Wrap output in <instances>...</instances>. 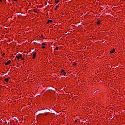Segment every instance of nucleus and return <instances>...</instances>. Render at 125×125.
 Returning <instances> with one entry per match:
<instances>
[{
	"mask_svg": "<svg viewBox=\"0 0 125 125\" xmlns=\"http://www.w3.org/2000/svg\"><path fill=\"white\" fill-rule=\"evenodd\" d=\"M42 45H45V43L42 42Z\"/></svg>",
	"mask_w": 125,
	"mask_h": 125,
	"instance_id": "nucleus-10",
	"label": "nucleus"
},
{
	"mask_svg": "<svg viewBox=\"0 0 125 125\" xmlns=\"http://www.w3.org/2000/svg\"><path fill=\"white\" fill-rule=\"evenodd\" d=\"M55 49L56 50H59V49L58 48V47H56Z\"/></svg>",
	"mask_w": 125,
	"mask_h": 125,
	"instance_id": "nucleus-12",
	"label": "nucleus"
},
{
	"mask_svg": "<svg viewBox=\"0 0 125 125\" xmlns=\"http://www.w3.org/2000/svg\"><path fill=\"white\" fill-rule=\"evenodd\" d=\"M78 122V120H75V123H77Z\"/></svg>",
	"mask_w": 125,
	"mask_h": 125,
	"instance_id": "nucleus-16",
	"label": "nucleus"
},
{
	"mask_svg": "<svg viewBox=\"0 0 125 125\" xmlns=\"http://www.w3.org/2000/svg\"><path fill=\"white\" fill-rule=\"evenodd\" d=\"M3 56L5 55V53H3Z\"/></svg>",
	"mask_w": 125,
	"mask_h": 125,
	"instance_id": "nucleus-22",
	"label": "nucleus"
},
{
	"mask_svg": "<svg viewBox=\"0 0 125 125\" xmlns=\"http://www.w3.org/2000/svg\"><path fill=\"white\" fill-rule=\"evenodd\" d=\"M42 48H45V46H42Z\"/></svg>",
	"mask_w": 125,
	"mask_h": 125,
	"instance_id": "nucleus-17",
	"label": "nucleus"
},
{
	"mask_svg": "<svg viewBox=\"0 0 125 125\" xmlns=\"http://www.w3.org/2000/svg\"><path fill=\"white\" fill-rule=\"evenodd\" d=\"M21 60L23 61H24V58L21 57Z\"/></svg>",
	"mask_w": 125,
	"mask_h": 125,
	"instance_id": "nucleus-15",
	"label": "nucleus"
},
{
	"mask_svg": "<svg viewBox=\"0 0 125 125\" xmlns=\"http://www.w3.org/2000/svg\"><path fill=\"white\" fill-rule=\"evenodd\" d=\"M7 63L8 64H10V63H11V61H10V60L8 61L7 62Z\"/></svg>",
	"mask_w": 125,
	"mask_h": 125,
	"instance_id": "nucleus-7",
	"label": "nucleus"
},
{
	"mask_svg": "<svg viewBox=\"0 0 125 125\" xmlns=\"http://www.w3.org/2000/svg\"><path fill=\"white\" fill-rule=\"evenodd\" d=\"M59 0H55V2H56V3H58V1H59Z\"/></svg>",
	"mask_w": 125,
	"mask_h": 125,
	"instance_id": "nucleus-11",
	"label": "nucleus"
},
{
	"mask_svg": "<svg viewBox=\"0 0 125 125\" xmlns=\"http://www.w3.org/2000/svg\"><path fill=\"white\" fill-rule=\"evenodd\" d=\"M8 64H9V63H8V62H5V64L6 65H8Z\"/></svg>",
	"mask_w": 125,
	"mask_h": 125,
	"instance_id": "nucleus-13",
	"label": "nucleus"
},
{
	"mask_svg": "<svg viewBox=\"0 0 125 125\" xmlns=\"http://www.w3.org/2000/svg\"><path fill=\"white\" fill-rule=\"evenodd\" d=\"M61 73L63 74L64 75V76H65V75H66V72H65V70L63 69L62 70Z\"/></svg>",
	"mask_w": 125,
	"mask_h": 125,
	"instance_id": "nucleus-2",
	"label": "nucleus"
},
{
	"mask_svg": "<svg viewBox=\"0 0 125 125\" xmlns=\"http://www.w3.org/2000/svg\"><path fill=\"white\" fill-rule=\"evenodd\" d=\"M9 79L8 78H6L4 79L5 82H6V83H8V81H9Z\"/></svg>",
	"mask_w": 125,
	"mask_h": 125,
	"instance_id": "nucleus-6",
	"label": "nucleus"
},
{
	"mask_svg": "<svg viewBox=\"0 0 125 125\" xmlns=\"http://www.w3.org/2000/svg\"><path fill=\"white\" fill-rule=\"evenodd\" d=\"M53 21L52 20H48L46 22V24H49V23H52Z\"/></svg>",
	"mask_w": 125,
	"mask_h": 125,
	"instance_id": "nucleus-3",
	"label": "nucleus"
},
{
	"mask_svg": "<svg viewBox=\"0 0 125 125\" xmlns=\"http://www.w3.org/2000/svg\"><path fill=\"white\" fill-rule=\"evenodd\" d=\"M2 1V0H0V2H1Z\"/></svg>",
	"mask_w": 125,
	"mask_h": 125,
	"instance_id": "nucleus-19",
	"label": "nucleus"
},
{
	"mask_svg": "<svg viewBox=\"0 0 125 125\" xmlns=\"http://www.w3.org/2000/svg\"><path fill=\"white\" fill-rule=\"evenodd\" d=\"M76 65H77V63L74 62L73 66H76Z\"/></svg>",
	"mask_w": 125,
	"mask_h": 125,
	"instance_id": "nucleus-8",
	"label": "nucleus"
},
{
	"mask_svg": "<svg viewBox=\"0 0 125 125\" xmlns=\"http://www.w3.org/2000/svg\"><path fill=\"white\" fill-rule=\"evenodd\" d=\"M97 25H99V24H100V22L99 21H97Z\"/></svg>",
	"mask_w": 125,
	"mask_h": 125,
	"instance_id": "nucleus-9",
	"label": "nucleus"
},
{
	"mask_svg": "<svg viewBox=\"0 0 125 125\" xmlns=\"http://www.w3.org/2000/svg\"><path fill=\"white\" fill-rule=\"evenodd\" d=\"M56 7H59V6L57 5Z\"/></svg>",
	"mask_w": 125,
	"mask_h": 125,
	"instance_id": "nucleus-20",
	"label": "nucleus"
},
{
	"mask_svg": "<svg viewBox=\"0 0 125 125\" xmlns=\"http://www.w3.org/2000/svg\"><path fill=\"white\" fill-rule=\"evenodd\" d=\"M55 10H57V8H56L55 9Z\"/></svg>",
	"mask_w": 125,
	"mask_h": 125,
	"instance_id": "nucleus-21",
	"label": "nucleus"
},
{
	"mask_svg": "<svg viewBox=\"0 0 125 125\" xmlns=\"http://www.w3.org/2000/svg\"><path fill=\"white\" fill-rule=\"evenodd\" d=\"M22 55H17L16 56V58H17V59L19 60V59L22 58Z\"/></svg>",
	"mask_w": 125,
	"mask_h": 125,
	"instance_id": "nucleus-1",
	"label": "nucleus"
},
{
	"mask_svg": "<svg viewBox=\"0 0 125 125\" xmlns=\"http://www.w3.org/2000/svg\"><path fill=\"white\" fill-rule=\"evenodd\" d=\"M115 49H113V50H112L111 51H110V53H111V54L114 53V52H115Z\"/></svg>",
	"mask_w": 125,
	"mask_h": 125,
	"instance_id": "nucleus-4",
	"label": "nucleus"
},
{
	"mask_svg": "<svg viewBox=\"0 0 125 125\" xmlns=\"http://www.w3.org/2000/svg\"><path fill=\"white\" fill-rule=\"evenodd\" d=\"M34 12H35V13H38V11H34Z\"/></svg>",
	"mask_w": 125,
	"mask_h": 125,
	"instance_id": "nucleus-14",
	"label": "nucleus"
},
{
	"mask_svg": "<svg viewBox=\"0 0 125 125\" xmlns=\"http://www.w3.org/2000/svg\"><path fill=\"white\" fill-rule=\"evenodd\" d=\"M14 1H17L18 0H14Z\"/></svg>",
	"mask_w": 125,
	"mask_h": 125,
	"instance_id": "nucleus-18",
	"label": "nucleus"
},
{
	"mask_svg": "<svg viewBox=\"0 0 125 125\" xmlns=\"http://www.w3.org/2000/svg\"><path fill=\"white\" fill-rule=\"evenodd\" d=\"M33 59H35V58H36V53L33 54Z\"/></svg>",
	"mask_w": 125,
	"mask_h": 125,
	"instance_id": "nucleus-5",
	"label": "nucleus"
}]
</instances>
